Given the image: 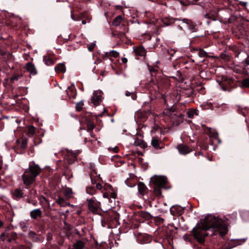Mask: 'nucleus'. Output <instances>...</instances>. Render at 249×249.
Segmentation results:
<instances>
[{
  "instance_id": "338daca9",
  "label": "nucleus",
  "mask_w": 249,
  "mask_h": 249,
  "mask_svg": "<svg viewBox=\"0 0 249 249\" xmlns=\"http://www.w3.org/2000/svg\"><path fill=\"white\" fill-rule=\"evenodd\" d=\"M228 20H229V22H231V19H230V18H229V19H228Z\"/></svg>"
},
{
  "instance_id": "393cba45",
  "label": "nucleus",
  "mask_w": 249,
  "mask_h": 249,
  "mask_svg": "<svg viewBox=\"0 0 249 249\" xmlns=\"http://www.w3.org/2000/svg\"><path fill=\"white\" fill-rule=\"evenodd\" d=\"M68 95L70 98H75L76 95L75 91L71 88L69 87L66 90Z\"/></svg>"
},
{
  "instance_id": "423d86ee",
  "label": "nucleus",
  "mask_w": 249,
  "mask_h": 249,
  "mask_svg": "<svg viewBox=\"0 0 249 249\" xmlns=\"http://www.w3.org/2000/svg\"><path fill=\"white\" fill-rule=\"evenodd\" d=\"M102 93V92L100 91H95L93 92L91 100V103L94 106H97L101 102Z\"/></svg>"
},
{
  "instance_id": "13d9d810",
  "label": "nucleus",
  "mask_w": 249,
  "mask_h": 249,
  "mask_svg": "<svg viewBox=\"0 0 249 249\" xmlns=\"http://www.w3.org/2000/svg\"><path fill=\"white\" fill-rule=\"evenodd\" d=\"M82 23L83 24H85L86 23V21L84 19H83L82 21Z\"/></svg>"
},
{
  "instance_id": "5fc2aeb1",
  "label": "nucleus",
  "mask_w": 249,
  "mask_h": 249,
  "mask_svg": "<svg viewBox=\"0 0 249 249\" xmlns=\"http://www.w3.org/2000/svg\"><path fill=\"white\" fill-rule=\"evenodd\" d=\"M179 116H180L178 118V121H181V119H182V117H181L182 115H181V114H179Z\"/></svg>"
},
{
  "instance_id": "3c124183",
  "label": "nucleus",
  "mask_w": 249,
  "mask_h": 249,
  "mask_svg": "<svg viewBox=\"0 0 249 249\" xmlns=\"http://www.w3.org/2000/svg\"><path fill=\"white\" fill-rule=\"evenodd\" d=\"M20 225H21L22 228H26V225H25V224L24 222H22V223H20Z\"/></svg>"
},
{
  "instance_id": "052dcab7",
  "label": "nucleus",
  "mask_w": 249,
  "mask_h": 249,
  "mask_svg": "<svg viewBox=\"0 0 249 249\" xmlns=\"http://www.w3.org/2000/svg\"><path fill=\"white\" fill-rule=\"evenodd\" d=\"M12 239H11V238H8V239L7 241H8V242H12Z\"/></svg>"
},
{
  "instance_id": "72a5a7b5",
  "label": "nucleus",
  "mask_w": 249,
  "mask_h": 249,
  "mask_svg": "<svg viewBox=\"0 0 249 249\" xmlns=\"http://www.w3.org/2000/svg\"><path fill=\"white\" fill-rule=\"evenodd\" d=\"M129 7L125 6L124 8V11H123V16H129Z\"/></svg>"
},
{
  "instance_id": "2eb2a0df",
  "label": "nucleus",
  "mask_w": 249,
  "mask_h": 249,
  "mask_svg": "<svg viewBox=\"0 0 249 249\" xmlns=\"http://www.w3.org/2000/svg\"><path fill=\"white\" fill-rule=\"evenodd\" d=\"M84 247L85 243L81 240H77L71 248H69L68 249H84Z\"/></svg>"
},
{
  "instance_id": "c756f323",
  "label": "nucleus",
  "mask_w": 249,
  "mask_h": 249,
  "mask_svg": "<svg viewBox=\"0 0 249 249\" xmlns=\"http://www.w3.org/2000/svg\"><path fill=\"white\" fill-rule=\"evenodd\" d=\"M242 86L244 87L249 88V78H246L242 81Z\"/></svg>"
},
{
  "instance_id": "bb28decb",
  "label": "nucleus",
  "mask_w": 249,
  "mask_h": 249,
  "mask_svg": "<svg viewBox=\"0 0 249 249\" xmlns=\"http://www.w3.org/2000/svg\"><path fill=\"white\" fill-rule=\"evenodd\" d=\"M43 60L45 64L48 66L53 65L54 63V60L49 56H44Z\"/></svg>"
},
{
  "instance_id": "5701e85b",
  "label": "nucleus",
  "mask_w": 249,
  "mask_h": 249,
  "mask_svg": "<svg viewBox=\"0 0 249 249\" xmlns=\"http://www.w3.org/2000/svg\"><path fill=\"white\" fill-rule=\"evenodd\" d=\"M36 128L33 125L28 126L27 127V135L29 137H32L35 134Z\"/></svg>"
},
{
  "instance_id": "e433bc0d",
  "label": "nucleus",
  "mask_w": 249,
  "mask_h": 249,
  "mask_svg": "<svg viewBox=\"0 0 249 249\" xmlns=\"http://www.w3.org/2000/svg\"><path fill=\"white\" fill-rule=\"evenodd\" d=\"M88 49L89 51H92L95 47V43H91L87 45Z\"/></svg>"
},
{
  "instance_id": "774afa93",
  "label": "nucleus",
  "mask_w": 249,
  "mask_h": 249,
  "mask_svg": "<svg viewBox=\"0 0 249 249\" xmlns=\"http://www.w3.org/2000/svg\"><path fill=\"white\" fill-rule=\"evenodd\" d=\"M246 10L248 11V12L249 13V10L248 9V8H246Z\"/></svg>"
},
{
  "instance_id": "ea45409f",
  "label": "nucleus",
  "mask_w": 249,
  "mask_h": 249,
  "mask_svg": "<svg viewBox=\"0 0 249 249\" xmlns=\"http://www.w3.org/2000/svg\"><path fill=\"white\" fill-rule=\"evenodd\" d=\"M5 233L4 232L2 233L0 235V239L3 241L5 240Z\"/></svg>"
},
{
  "instance_id": "6ab92c4d",
  "label": "nucleus",
  "mask_w": 249,
  "mask_h": 249,
  "mask_svg": "<svg viewBox=\"0 0 249 249\" xmlns=\"http://www.w3.org/2000/svg\"><path fill=\"white\" fill-rule=\"evenodd\" d=\"M86 123L87 127V131L91 133L95 128V124L91 120L87 119Z\"/></svg>"
},
{
  "instance_id": "bf43d9fd",
  "label": "nucleus",
  "mask_w": 249,
  "mask_h": 249,
  "mask_svg": "<svg viewBox=\"0 0 249 249\" xmlns=\"http://www.w3.org/2000/svg\"><path fill=\"white\" fill-rule=\"evenodd\" d=\"M221 249H230L228 247H223Z\"/></svg>"
},
{
  "instance_id": "79ce46f5",
  "label": "nucleus",
  "mask_w": 249,
  "mask_h": 249,
  "mask_svg": "<svg viewBox=\"0 0 249 249\" xmlns=\"http://www.w3.org/2000/svg\"><path fill=\"white\" fill-rule=\"evenodd\" d=\"M96 187L99 190H101L102 188V185L99 183L96 184Z\"/></svg>"
},
{
  "instance_id": "a211bd4d",
  "label": "nucleus",
  "mask_w": 249,
  "mask_h": 249,
  "mask_svg": "<svg viewBox=\"0 0 249 249\" xmlns=\"http://www.w3.org/2000/svg\"><path fill=\"white\" fill-rule=\"evenodd\" d=\"M28 236L33 242H36L40 241L39 238L35 231H30L28 233Z\"/></svg>"
},
{
  "instance_id": "9d476101",
  "label": "nucleus",
  "mask_w": 249,
  "mask_h": 249,
  "mask_svg": "<svg viewBox=\"0 0 249 249\" xmlns=\"http://www.w3.org/2000/svg\"><path fill=\"white\" fill-rule=\"evenodd\" d=\"M13 196L14 199L16 200H18L24 197L23 191L20 188L15 189L13 193Z\"/></svg>"
},
{
  "instance_id": "aec40b11",
  "label": "nucleus",
  "mask_w": 249,
  "mask_h": 249,
  "mask_svg": "<svg viewBox=\"0 0 249 249\" xmlns=\"http://www.w3.org/2000/svg\"><path fill=\"white\" fill-rule=\"evenodd\" d=\"M56 202L61 207H65L67 205H70V204L69 203L67 202L64 198L60 196L58 197Z\"/></svg>"
},
{
  "instance_id": "a878e982",
  "label": "nucleus",
  "mask_w": 249,
  "mask_h": 249,
  "mask_svg": "<svg viewBox=\"0 0 249 249\" xmlns=\"http://www.w3.org/2000/svg\"><path fill=\"white\" fill-rule=\"evenodd\" d=\"M123 20L122 17H116L112 21V25L117 26L120 25Z\"/></svg>"
},
{
  "instance_id": "8fccbe9b",
  "label": "nucleus",
  "mask_w": 249,
  "mask_h": 249,
  "mask_svg": "<svg viewBox=\"0 0 249 249\" xmlns=\"http://www.w3.org/2000/svg\"><path fill=\"white\" fill-rule=\"evenodd\" d=\"M80 17H75V16H73V17H71L72 19L73 20H79V18H80Z\"/></svg>"
},
{
  "instance_id": "58836bf2",
  "label": "nucleus",
  "mask_w": 249,
  "mask_h": 249,
  "mask_svg": "<svg viewBox=\"0 0 249 249\" xmlns=\"http://www.w3.org/2000/svg\"><path fill=\"white\" fill-rule=\"evenodd\" d=\"M220 57L222 59H226L228 60L229 59V56L226 54L222 53L220 55Z\"/></svg>"
},
{
  "instance_id": "f03ea898",
  "label": "nucleus",
  "mask_w": 249,
  "mask_h": 249,
  "mask_svg": "<svg viewBox=\"0 0 249 249\" xmlns=\"http://www.w3.org/2000/svg\"><path fill=\"white\" fill-rule=\"evenodd\" d=\"M41 169L36 164L30 165L26 169L21 176L23 184L26 186H29L36 181V177L40 174Z\"/></svg>"
},
{
  "instance_id": "4d7b16f0",
  "label": "nucleus",
  "mask_w": 249,
  "mask_h": 249,
  "mask_svg": "<svg viewBox=\"0 0 249 249\" xmlns=\"http://www.w3.org/2000/svg\"><path fill=\"white\" fill-rule=\"evenodd\" d=\"M16 236H17L16 233L13 232L12 233V236H13V238H15Z\"/></svg>"
},
{
  "instance_id": "680f3d73",
  "label": "nucleus",
  "mask_w": 249,
  "mask_h": 249,
  "mask_svg": "<svg viewBox=\"0 0 249 249\" xmlns=\"http://www.w3.org/2000/svg\"><path fill=\"white\" fill-rule=\"evenodd\" d=\"M107 15H108V12H107L105 13V16H107Z\"/></svg>"
},
{
  "instance_id": "f3484780",
  "label": "nucleus",
  "mask_w": 249,
  "mask_h": 249,
  "mask_svg": "<svg viewBox=\"0 0 249 249\" xmlns=\"http://www.w3.org/2000/svg\"><path fill=\"white\" fill-rule=\"evenodd\" d=\"M179 153L181 154H186L190 152L189 147L185 145L180 144L178 147Z\"/></svg>"
},
{
  "instance_id": "9b49d317",
  "label": "nucleus",
  "mask_w": 249,
  "mask_h": 249,
  "mask_svg": "<svg viewBox=\"0 0 249 249\" xmlns=\"http://www.w3.org/2000/svg\"><path fill=\"white\" fill-rule=\"evenodd\" d=\"M63 193L67 199L73 197V192L72 189L71 188L67 187L64 188L63 189Z\"/></svg>"
},
{
  "instance_id": "473e14b6",
  "label": "nucleus",
  "mask_w": 249,
  "mask_h": 249,
  "mask_svg": "<svg viewBox=\"0 0 249 249\" xmlns=\"http://www.w3.org/2000/svg\"><path fill=\"white\" fill-rule=\"evenodd\" d=\"M129 16H135L138 14V11L133 7H129Z\"/></svg>"
},
{
  "instance_id": "c9c22d12",
  "label": "nucleus",
  "mask_w": 249,
  "mask_h": 249,
  "mask_svg": "<svg viewBox=\"0 0 249 249\" xmlns=\"http://www.w3.org/2000/svg\"><path fill=\"white\" fill-rule=\"evenodd\" d=\"M13 249H31L30 247L20 245L13 248Z\"/></svg>"
},
{
  "instance_id": "09e8293b",
  "label": "nucleus",
  "mask_w": 249,
  "mask_h": 249,
  "mask_svg": "<svg viewBox=\"0 0 249 249\" xmlns=\"http://www.w3.org/2000/svg\"><path fill=\"white\" fill-rule=\"evenodd\" d=\"M118 150H119V148L117 146H116L115 147H114L113 149V151L115 152V153H117L118 151Z\"/></svg>"
},
{
  "instance_id": "cd10ccee",
  "label": "nucleus",
  "mask_w": 249,
  "mask_h": 249,
  "mask_svg": "<svg viewBox=\"0 0 249 249\" xmlns=\"http://www.w3.org/2000/svg\"><path fill=\"white\" fill-rule=\"evenodd\" d=\"M195 115H197L196 110H193L187 112V116L189 118H193Z\"/></svg>"
},
{
  "instance_id": "864d4df0",
  "label": "nucleus",
  "mask_w": 249,
  "mask_h": 249,
  "mask_svg": "<svg viewBox=\"0 0 249 249\" xmlns=\"http://www.w3.org/2000/svg\"><path fill=\"white\" fill-rule=\"evenodd\" d=\"M25 143H22V145H21V147L22 148H24L25 147Z\"/></svg>"
},
{
  "instance_id": "c85d7f7f",
  "label": "nucleus",
  "mask_w": 249,
  "mask_h": 249,
  "mask_svg": "<svg viewBox=\"0 0 249 249\" xmlns=\"http://www.w3.org/2000/svg\"><path fill=\"white\" fill-rule=\"evenodd\" d=\"M198 54L201 57H205L208 56L207 53L201 49H199Z\"/></svg>"
},
{
  "instance_id": "b1692460",
  "label": "nucleus",
  "mask_w": 249,
  "mask_h": 249,
  "mask_svg": "<svg viewBox=\"0 0 249 249\" xmlns=\"http://www.w3.org/2000/svg\"><path fill=\"white\" fill-rule=\"evenodd\" d=\"M55 71L58 72H63L65 71V66L63 63H59L55 67Z\"/></svg>"
},
{
  "instance_id": "e2e57ef3",
  "label": "nucleus",
  "mask_w": 249,
  "mask_h": 249,
  "mask_svg": "<svg viewBox=\"0 0 249 249\" xmlns=\"http://www.w3.org/2000/svg\"><path fill=\"white\" fill-rule=\"evenodd\" d=\"M90 135H91V136L92 137H94V135L93 134V133H90Z\"/></svg>"
},
{
  "instance_id": "2f4dec72",
  "label": "nucleus",
  "mask_w": 249,
  "mask_h": 249,
  "mask_svg": "<svg viewBox=\"0 0 249 249\" xmlns=\"http://www.w3.org/2000/svg\"><path fill=\"white\" fill-rule=\"evenodd\" d=\"M84 105V103L82 101L77 103L76 105V109L78 111H80L82 109V107Z\"/></svg>"
},
{
  "instance_id": "a19ab883",
  "label": "nucleus",
  "mask_w": 249,
  "mask_h": 249,
  "mask_svg": "<svg viewBox=\"0 0 249 249\" xmlns=\"http://www.w3.org/2000/svg\"><path fill=\"white\" fill-rule=\"evenodd\" d=\"M149 71H150L151 73L156 72V71H157V70L155 68H154L153 67L149 68Z\"/></svg>"
},
{
  "instance_id": "f257e3e1",
  "label": "nucleus",
  "mask_w": 249,
  "mask_h": 249,
  "mask_svg": "<svg viewBox=\"0 0 249 249\" xmlns=\"http://www.w3.org/2000/svg\"><path fill=\"white\" fill-rule=\"evenodd\" d=\"M201 225L207 230L216 229L221 236H224L228 232V227L224 222L221 219L212 215L206 217Z\"/></svg>"
},
{
  "instance_id": "603ef678",
  "label": "nucleus",
  "mask_w": 249,
  "mask_h": 249,
  "mask_svg": "<svg viewBox=\"0 0 249 249\" xmlns=\"http://www.w3.org/2000/svg\"><path fill=\"white\" fill-rule=\"evenodd\" d=\"M18 78L17 76H14V77H13L12 78H11L12 80H18Z\"/></svg>"
},
{
  "instance_id": "de8ad7c7",
  "label": "nucleus",
  "mask_w": 249,
  "mask_h": 249,
  "mask_svg": "<svg viewBox=\"0 0 249 249\" xmlns=\"http://www.w3.org/2000/svg\"><path fill=\"white\" fill-rule=\"evenodd\" d=\"M244 62L247 65H249V58H246Z\"/></svg>"
},
{
  "instance_id": "20e7f679",
  "label": "nucleus",
  "mask_w": 249,
  "mask_h": 249,
  "mask_svg": "<svg viewBox=\"0 0 249 249\" xmlns=\"http://www.w3.org/2000/svg\"><path fill=\"white\" fill-rule=\"evenodd\" d=\"M87 201L89 210L94 214H98L100 209V202L97 201L94 198L88 199Z\"/></svg>"
},
{
  "instance_id": "37998d69",
  "label": "nucleus",
  "mask_w": 249,
  "mask_h": 249,
  "mask_svg": "<svg viewBox=\"0 0 249 249\" xmlns=\"http://www.w3.org/2000/svg\"><path fill=\"white\" fill-rule=\"evenodd\" d=\"M105 56L106 57H107V58H108L109 59H111L110 56L109 52H107L105 53Z\"/></svg>"
},
{
  "instance_id": "f704fd0d",
  "label": "nucleus",
  "mask_w": 249,
  "mask_h": 249,
  "mask_svg": "<svg viewBox=\"0 0 249 249\" xmlns=\"http://www.w3.org/2000/svg\"><path fill=\"white\" fill-rule=\"evenodd\" d=\"M125 95L126 96H131L133 100H135L136 98V95L135 94V92L134 91H132V92L126 91V93H125Z\"/></svg>"
},
{
  "instance_id": "6e6552de",
  "label": "nucleus",
  "mask_w": 249,
  "mask_h": 249,
  "mask_svg": "<svg viewBox=\"0 0 249 249\" xmlns=\"http://www.w3.org/2000/svg\"><path fill=\"white\" fill-rule=\"evenodd\" d=\"M24 67L31 74L35 75L37 74V70L33 63L30 62H28Z\"/></svg>"
},
{
  "instance_id": "4be33fe9",
  "label": "nucleus",
  "mask_w": 249,
  "mask_h": 249,
  "mask_svg": "<svg viewBox=\"0 0 249 249\" xmlns=\"http://www.w3.org/2000/svg\"><path fill=\"white\" fill-rule=\"evenodd\" d=\"M165 187H156L154 188V193L156 196L160 197L162 196L161 189Z\"/></svg>"
},
{
  "instance_id": "412c9836",
  "label": "nucleus",
  "mask_w": 249,
  "mask_h": 249,
  "mask_svg": "<svg viewBox=\"0 0 249 249\" xmlns=\"http://www.w3.org/2000/svg\"><path fill=\"white\" fill-rule=\"evenodd\" d=\"M161 20L164 24L168 26L173 23L175 19L170 17H164Z\"/></svg>"
},
{
  "instance_id": "69168bd1",
  "label": "nucleus",
  "mask_w": 249,
  "mask_h": 249,
  "mask_svg": "<svg viewBox=\"0 0 249 249\" xmlns=\"http://www.w3.org/2000/svg\"><path fill=\"white\" fill-rule=\"evenodd\" d=\"M2 225V223L1 221H0V227Z\"/></svg>"
},
{
  "instance_id": "1a4fd4ad",
  "label": "nucleus",
  "mask_w": 249,
  "mask_h": 249,
  "mask_svg": "<svg viewBox=\"0 0 249 249\" xmlns=\"http://www.w3.org/2000/svg\"><path fill=\"white\" fill-rule=\"evenodd\" d=\"M30 214L33 219H36L42 217V213L40 209H36L31 211Z\"/></svg>"
},
{
  "instance_id": "0e129e2a",
  "label": "nucleus",
  "mask_w": 249,
  "mask_h": 249,
  "mask_svg": "<svg viewBox=\"0 0 249 249\" xmlns=\"http://www.w3.org/2000/svg\"><path fill=\"white\" fill-rule=\"evenodd\" d=\"M138 154L140 155H142V152H138Z\"/></svg>"
},
{
  "instance_id": "dca6fc26",
  "label": "nucleus",
  "mask_w": 249,
  "mask_h": 249,
  "mask_svg": "<svg viewBox=\"0 0 249 249\" xmlns=\"http://www.w3.org/2000/svg\"><path fill=\"white\" fill-rule=\"evenodd\" d=\"M134 145L136 146H139L143 149L147 147L146 143L142 140L137 138L135 140Z\"/></svg>"
},
{
  "instance_id": "0eeeda50",
  "label": "nucleus",
  "mask_w": 249,
  "mask_h": 249,
  "mask_svg": "<svg viewBox=\"0 0 249 249\" xmlns=\"http://www.w3.org/2000/svg\"><path fill=\"white\" fill-rule=\"evenodd\" d=\"M162 143L160 140L157 137H152L151 140V145L156 149H161L163 148L162 145H160Z\"/></svg>"
},
{
  "instance_id": "c03bdc74",
  "label": "nucleus",
  "mask_w": 249,
  "mask_h": 249,
  "mask_svg": "<svg viewBox=\"0 0 249 249\" xmlns=\"http://www.w3.org/2000/svg\"><path fill=\"white\" fill-rule=\"evenodd\" d=\"M240 4L243 7H245L246 6L247 4V3L246 2L240 1Z\"/></svg>"
},
{
  "instance_id": "ddd939ff",
  "label": "nucleus",
  "mask_w": 249,
  "mask_h": 249,
  "mask_svg": "<svg viewBox=\"0 0 249 249\" xmlns=\"http://www.w3.org/2000/svg\"><path fill=\"white\" fill-rule=\"evenodd\" d=\"M124 7L120 5H116L114 6L112 9L113 13L112 16L117 15V16H123V11H124Z\"/></svg>"
},
{
  "instance_id": "7c9ffc66",
  "label": "nucleus",
  "mask_w": 249,
  "mask_h": 249,
  "mask_svg": "<svg viewBox=\"0 0 249 249\" xmlns=\"http://www.w3.org/2000/svg\"><path fill=\"white\" fill-rule=\"evenodd\" d=\"M109 53H110V58L111 57L116 58V57H118L119 55V53L116 51H113V50L110 51H109Z\"/></svg>"
},
{
  "instance_id": "49530a36",
  "label": "nucleus",
  "mask_w": 249,
  "mask_h": 249,
  "mask_svg": "<svg viewBox=\"0 0 249 249\" xmlns=\"http://www.w3.org/2000/svg\"><path fill=\"white\" fill-rule=\"evenodd\" d=\"M122 61L123 63H126L127 62V59L125 57H123L122 58Z\"/></svg>"
},
{
  "instance_id": "4468645a",
  "label": "nucleus",
  "mask_w": 249,
  "mask_h": 249,
  "mask_svg": "<svg viewBox=\"0 0 249 249\" xmlns=\"http://www.w3.org/2000/svg\"><path fill=\"white\" fill-rule=\"evenodd\" d=\"M138 186L139 192L141 195L143 196L147 193L148 189L143 182H139Z\"/></svg>"
},
{
  "instance_id": "39448f33",
  "label": "nucleus",
  "mask_w": 249,
  "mask_h": 249,
  "mask_svg": "<svg viewBox=\"0 0 249 249\" xmlns=\"http://www.w3.org/2000/svg\"><path fill=\"white\" fill-rule=\"evenodd\" d=\"M151 181L156 187H164V185L167 182L166 178L164 176H155Z\"/></svg>"
},
{
  "instance_id": "6e6d98bb",
  "label": "nucleus",
  "mask_w": 249,
  "mask_h": 249,
  "mask_svg": "<svg viewBox=\"0 0 249 249\" xmlns=\"http://www.w3.org/2000/svg\"><path fill=\"white\" fill-rule=\"evenodd\" d=\"M79 16H89L88 14H85V13H81L80 15Z\"/></svg>"
},
{
  "instance_id": "4c0bfd02",
  "label": "nucleus",
  "mask_w": 249,
  "mask_h": 249,
  "mask_svg": "<svg viewBox=\"0 0 249 249\" xmlns=\"http://www.w3.org/2000/svg\"><path fill=\"white\" fill-rule=\"evenodd\" d=\"M140 214L142 217L147 219L149 218L150 217V214L147 212H142Z\"/></svg>"
},
{
  "instance_id": "7ed1b4c3",
  "label": "nucleus",
  "mask_w": 249,
  "mask_h": 249,
  "mask_svg": "<svg viewBox=\"0 0 249 249\" xmlns=\"http://www.w3.org/2000/svg\"><path fill=\"white\" fill-rule=\"evenodd\" d=\"M207 231L202 225H197L193 229L192 232L194 238L199 243L202 244L204 242L205 237L208 235V233H206Z\"/></svg>"
},
{
  "instance_id": "f8f14e48",
  "label": "nucleus",
  "mask_w": 249,
  "mask_h": 249,
  "mask_svg": "<svg viewBox=\"0 0 249 249\" xmlns=\"http://www.w3.org/2000/svg\"><path fill=\"white\" fill-rule=\"evenodd\" d=\"M135 54L137 56H144L146 55V52L142 46H139L134 49Z\"/></svg>"
},
{
  "instance_id": "a18cd8bd",
  "label": "nucleus",
  "mask_w": 249,
  "mask_h": 249,
  "mask_svg": "<svg viewBox=\"0 0 249 249\" xmlns=\"http://www.w3.org/2000/svg\"><path fill=\"white\" fill-rule=\"evenodd\" d=\"M187 0L189 2V3L188 4H190L194 2H197V1H199V0Z\"/></svg>"
}]
</instances>
